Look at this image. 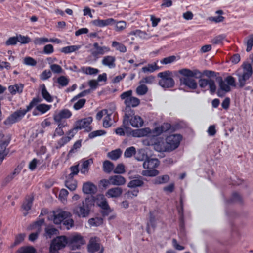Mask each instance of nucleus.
<instances>
[{
  "mask_svg": "<svg viewBox=\"0 0 253 253\" xmlns=\"http://www.w3.org/2000/svg\"><path fill=\"white\" fill-rule=\"evenodd\" d=\"M42 101V99L38 96L33 98L29 104L27 106L26 109H20L14 112L6 118L4 121V124L5 125H10L19 121L25 116L27 112L31 110L34 107H36L38 105V104Z\"/></svg>",
  "mask_w": 253,
  "mask_h": 253,
  "instance_id": "f257e3e1",
  "label": "nucleus"
},
{
  "mask_svg": "<svg viewBox=\"0 0 253 253\" xmlns=\"http://www.w3.org/2000/svg\"><path fill=\"white\" fill-rule=\"evenodd\" d=\"M253 74L252 66L249 63H244L241 66V69L238 70L235 75L238 77L239 86L243 88L250 82V80Z\"/></svg>",
  "mask_w": 253,
  "mask_h": 253,
  "instance_id": "f03ea898",
  "label": "nucleus"
},
{
  "mask_svg": "<svg viewBox=\"0 0 253 253\" xmlns=\"http://www.w3.org/2000/svg\"><path fill=\"white\" fill-rule=\"evenodd\" d=\"M94 197H87L82 203L79 204L73 210L74 213L80 217H87L90 213L91 207L94 205Z\"/></svg>",
  "mask_w": 253,
  "mask_h": 253,
  "instance_id": "7ed1b4c3",
  "label": "nucleus"
},
{
  "mask_svg": "<svg viewBox=\"0 0 253 253\" xmlns=\"http://www.w3.org/2000/svg\"><path fill=\"white\" fill-rule=\"evenodd\" d=\"M157 76L161 78L159 81V84L163 88L168 89L174 86L175 82L172 78V73L170 71L160 72Z\"/></svg>",
  "mask_w": 253,
  "mask_h": 253,
  "instance_id": "20e7f679",
  "label": "nucleus"
},
{
  "mask_svg": "<svg viewBox=\"0 0 253 253\" xmlns=\"http://www.w3.org/2000/svg\"><path fill=\"white\" fill-rule=\"evenodd\" d=\"M67 238L68 246L72 250L80 249L81 246L86 243L84 237L78 233L67 237Z\"/></svg>",
  "mask_w": 253,
  "mask_h": 253,
  "instance_id": "39448f33",
  "label": "nucleus"
},
{
  "mask_svg": "<svg viewBox=\"0 0 253 253\" xmlns=\"http://www.w3.org/2000/svg\"><path fill=\"white\" fill-rule=\"evenodd\" d=\"M182 139L180 134H172L168 136L166 138L167 150L172 151L177 148Z\"/></svg>",
  "mask_w": 253,
  "mask_h": 253,
  "instance_id": "423d86ee",
  "label": "nucleus"
},
{
  "mask_svg": "<svg viewBox=\"0 0 253 253\" xmlns=\"http://www.w3.org/2000/svg\"><path fill=\"white\" fill-rule=\"evenodd\" d=\"M68 246V238L66 236H59L53 239L50 243V247L55 250H59Z\"/></svg>",
  "mask_w": 253,
  "mask_h": 253,
  "instance_id": "0eeeda50",
  "label": "nucleus"
},
{
  "mask_svg": "<svg viewBox=\"0 0 253 253\" xmlns=\"http://www.w3.org/2000/svg\"><path fill=\"white\" fill-rule=\"evenodd\" d=\"M199 87L201 88H205L207 86H209V90L211 94H214L216 90V86L215 82L211 79L201 78L198 81Z\"/></svg>",
  "mask_w": 253,
  "mask_h": 253,
  "instance_id": "6e6552de",
  "label": "nucleus"
},
{
  "mask_svg": "<svg viewBox=\"0 0 253 253\" xmlns=\"http://www.w3.org/2000/svg\"><path fill=\"white\" fill-rule=\"evenodd\" d=\"M53 221L55 224H60L62 222L69 217L72 216L70 212L64 211L62 210H59L53 211Z\"/></svg>",
  "mask_w": 253,
  "mask_h": 253,
  "instance_id": "1a4fd4ad",
  "label": "nucleus"
},
{
  "mask_svg": "<svg viewBox=\"0 0 253 253\" xmlns=\"http://www.w3.org/2000/svg\"><path fill=\"white\" fill-rule=\"evenodd\" d=\"M92 120V118L89 117L77 121L75 124L79 130L84 128L86 132H89L92 129L91 126H90Z\"/></svg>",
  "mask_w": 253,
  "mask_h": 253,
  "instance_id": "9d476101",
  "label": "nucleus"
},
{
  "mask_svg": "<svg viewBox=\"0 0 253 253\" xmlns=\"http://www.w3.org/2000/svg\"><path fill=\"white\" fill-rule=\"evenodd\" d=\"M180 85L186 86L191 89H195L197 87V83L194 79L190 77H183L179 79Z\"/></svg>",
  "mask_w": 253,
  "mask_h": 253,
  "instance_id": "9b49d317",
  "label": "nucleus"
},
{
  "mask_svg": "<svg viewBox=\"0 0 253 253\" xmlns=\"http://www.w3.org/2000/svg\"><path fill=\"white\" fill-rule=\"evenodd\" d=\"M10 140V137H9L7 139L0 142V165L9 152V149H6V147L9 145Z\"/></svg>",
  "mask_w": 253,
  "mask_h": 253,
  "instance_id": "f8f14e48",
  "label": "nucleus"
},
{
  "mask_svg": "<svg viewBox=\"0 0 253 253\" xmlns=\"http://www.w3.org/2000/svg\"><path fill=\"white\" fill-rule=\"evenodd\" d=\"M100 239L97 237L90 238L87 245V250L89 253H95L101 249L99 243Z\"/></svg>",
  "mask_w": 253,
  "mask_h": 253,
  "instance_id": "ddd939ff",
  "label": "nucleus"
},
{
  "mask_svg": "<svg viewBox=\"0 0 253 253\" xmlns=\"http://www.w3.org/2000/svg\"><path fill=\"white\" fill-rule=\"evenodd\" d=\"M179 73L185 77H194L199 79L202 78V72L198 69L191 70L189 69L184 68L179 70Z\"/></svg>",
  "mask_w": 253,
  "mask_h": 253,
  "instance_id": "4468645a",
  "label": "nucleus"
},
{
  "mask_svg": "<svg viewBox=\"0 0 253 253\" xmlns=\"http://www.w3.org/2000/svg\"><path fill=\"white\" fill-rule=\"evenodd\" d=\"M94 49L91 50L92 55L98 58L99 55H103L110 51V48L107 46H100L98 43L95 42L93 44Z\"/></svg>",
  "mask_w": 253,
  "mask_h": 253,
  "instance_id": "2eb2a0df",
  "label": "nucleus"
},
{
  "mask_svg": "<svg viewBox=\"0 0 253 253\" xmlns=\"http://www.w3.org/2000/svg\"><path fill=\"white\" fill-rule=\"evenodd\" d=\"M133 116H134V110L130 107L126 106L123 121V126L126 129L128 127L129 120Z\"/></svg>",
  "mask_w": 253,
  "mask_h": 253,
  "instance_id": "dca6fc26",
  "label": "nucleus"
},
{
  "mask_svg": "<svg viewBox=\"0 0 253 253\" xmlns=\"http://www.w3.org/2000/svg\"><path fill=\"white\" fill-rule=\"evenodd\" d=\"M116 23V20L112 18H110L104 20L98 19L94 20L92 21V23L94 26L99 27H103L109 25H112L115 24Z\"/></svg>",
  "mask_w": 253,
  "mask_h": 253,
  "instance_id": "f3484780",
  "label": "nucleus"
},
{
  "mask_svg": "<svg viewBox=\"0 0 253 253\" xmlns=\"http://www.w3.org/2000/svg\"><path fill=\"white\" fill-rule=\"evenodd\" d=\"M72 112L67 109H64L53 116L55 122H59L62 119H68L72 116Z\"/></svg>",
  "mask_w": 253,
  "mask_h": 253,
  "instance_id": "a211bd4d",
  "label": "nucleus"
},
{
  "mask_svg": "<svg viewBox=\"0 0 253 253\" xmlns=\"http://www.w3.org/2000/svg\"><path fill=\"white\" fill-rule=\"evenodd\" d=\"M159 165V161L157 158H148L143 163V166L145 169H154Z\"/></svg>",
  "mask_w": 253,
  "mask_h": 253,
  "instance_id": "6ab92c4d",
  "label": "nucleus"
},
{
  "mask_svg": "<svg viewBox=\"0 0 253 253\" xmlns=\"http://www.w3.org/2000/svg\"><path fill=\"white\" fill-rule=\"evenodd\" d=\"M183 206V197L181 195L180 198V206L177 207L178 212L179 215V226L181 230L184 229V226Z\"/></svg>",
  "mask_w": 253,
  "mask_h": 253,
  "instance_id": "aec40b11",
  "label": "nucleus"
},
{
  "mask_svg": "<svg viewBox=\"0 0 253 253\" xmlns=\"http://www.w3.org/2000/svg\"><path fill=\"white\" fill-rule=\"evenodd\" d=\"M83 192L86 194H94L97 191V187L90 182H87L83 184Z\"/></svg>",
  "mask_w": 253,
  "mask_h": 253,
  "instance_id": "412c9836",
  "label": "nucleus"
},
{
  "mask_svg": "<svg viewBox=\"0 0 253 253\" xmlns=\"http://www.w3.org/2000/svg\"><path fill=\"white\" fill-rule=\"evenodd\" d=\"M123 193V189L119 187L112 188L108 190L106 195L110 198H118Z\"/></svg>",
  "mask_w": 253,
  "mask_h": 253,
  "instance_id": "4be33fe9",
  "label": "nucleus"
},
{
  "mask_svg": "<svg viewBox=\"0 0 253 253\" xmlns=\"http://www.w3.org/2000/svg\"><path fill=\"white\" fill-rule=\"evenodd\" d=\"M110 180L111 181V185L121 186L123 185L126 183L125 178L120 175H115L110 177Z\"/></svg>",
  "mask_w": 253,
  "mask_h": 253,
  "instance_id": "5701e85b",
  "label": "nucleus"
},
{
  "mask_svg": "<svg viewBox=\"0 0 253 253\" xmlns=\"http://www.w3.org/2000/svg\"><path fill=\"white\" fill-rule=\"evenodd\" d=\"M116 58L112 56H106L103 57L102 60V64L109 68H114L116 67L115 64Z\"/></svg>",
  "mask_w": 253,
  "mask_h": 253,
  "instance_id": "b1692460",
  "label": "nucleus"
},
{
  "mask_svg": "<svg viewBox=\"0 0 253 253\" xmlns=\"http://www.w3.org/2000/svg\"><path fill=\"white\" fill-rule=\"evenodd\" d=\"M22 167L18 165L15 168L13 171L8 175L4 179V182L5 184H7L11 182L16 176H17L21 172Z\"/></svg>",
  "mask_w": 253,
  "mask_h": 253,
  "instance_id": "393cba45",
  "label": "nucleus"
},
{
  "mask_svg": "<svg viewBox=\"0 0 253 253\" xmlns=\"http://www.w3.org/2000/svg\"><path fill=\"white\" fill-rule=\"evenodd\" d=\"M129 124L134 127H140L143 126L144 122L141 117L134 115L129 120Z\"/></svg>",
  "mask_w": 253,
  "mask_h": 253,
  "instance_id": "a878e982",
  "label": "nucleus"
},
{
  "mask_svg": "<svg viewBox=\"0 0 253 253\" xmlns=\"http://www.w3.org/2000/svg\"><path fill=\"white\" fill-rule=\"evenodd\" d=\"M143 179V177L139 176L137 178L130 180L127 184V187L131 188L142 187L144 184Z\"/></svg>",
  "mask_w": 253,
  "mask_h": 253,
  "instance_id": "bb28decb",
  "label": "nucleus"
},
{
  "mask_svg": "<svg viewBox=\"0 0 253 253\" xmlns=\"http://www.w3.org/2000/svg\"><path fill=\"white\" fill-rule=\"evenodd\" d=\"M34 197L32 196H28L25 198L22 206V208L27 211V212L24 213L25 216L27 215V211L31 209Z\"/></svg>",
  "mask_w": 253,
  "mask_h": 253,
  "instance_id": "cd10ccee",
  "label": "nucleus"
},
{
  "mask_svg": "<svg viewBox=\"0 0 253 253\" xmlns=\"http://www.w3.org/2000/svg\"><path fill=\"white\" fill-rule=\"evenodd\" d=\"M93 161L92 158L84 161L80 170L81 172L84 175L87 174L89 169V166L93 164Z\"/></svg>",
  "mask_w": 253,
  "mask_h": 253,
  "instance_id": "c85d7f7f",
  "label": "nucleus"
},
{
  "mask_svg": "<svg viewBox=\"0 0 253 253\" xmlns=\"http://www.w3.org/2000/svg\"><path fill=\"white\" fill-rule=\"evenodd\" d=\"M97 204L102 210L109 209V205L107 202L106 199L104 197L103 195H100L97 196Z\"/></svg>",
  "mask_w": 253,
  "mask_h": 253,
  "instance_id": "c756f323",
  "label": "nucleus"
},
{
  "mask_svg": "<svg viewBox=\"0 0 253 253\" xmlns=\"http://www.w3.org/2000/svg\"><path fill=\"white\" fill-rule=\"evenodd\" d=\"M41 87V94L43 98L48 102H52L53 101V97L47 90L44 84H42Z\"/></svg>",
  "mask_w": 253,
  "mask_h": 253,
  "instance_id": "7c9ffc66",
  "label": "nucleus"
},
{
  "mask_svg": "<svg viewBox=\"0 0 253 253\" xmlns=\"http://www.w3.org/2000/svg\"><path fill=\"white\" fill-rule=\"evenodd\" d=\"M169 180V176L168 175L159 176L152 180V183L156 185L163 184L167 183Z\"/></svg>",
  "mask_w": 253,
  "mask_h": 253,
  "instance_id": "2f4dec72",
  "label": "nucleus"
},
{
  "mask_svg": "<svg viewBox=\"0 0 253 253\" xmlns=\"http://www.w3.org/2000/svg\"><path fill=\"white\" fill-rule=\"evenodd\" d=\"M150 133L151 130L149 128L139 129L133 131V136L137 137H141L147 136Z\"/></svg>",
  "mask_w": 253,
  "mask_h": 253,
  "instance_id": "473e14b6",
  "label": "nucleus"
},
{
  "mask_svg": "<svg viewBox=\"0 0 253 253\" xmlns=\"http://www.w3.org/2000/svg\"><path fill=\"white\" fill-rule=\"evenodd\" d=\"M124 103L126 107H135L139 105L140 104V100L135 97L132 96L129 99H127Z\"/></svg>",
  "mask_w": 253,
  "mask_h": 253,
  "instance_id": "72a5a7b5",
  "label": "nucleus"
},
{
  "mask_svg": "<svg viewBox=\"0 0 253 253\" xmlns=\"http://www.w3.org/2000/svg\"><path fill=\"white\" fill-rule=\"evenodd\" d=\"M217 81L219 84V88L223 90L225 92H229L231 91V87L221 77L217 78Z\"/></svg>",
  "mask_w": 253,
  "mask_h": 253,
  "instance_id": "f704fd0d",
  "label": "nucleus"
},
{
  "mask_svg": "<svg viewBox=\"0 0 253 253\" xmlns=\"http://www.w3.org/2000/svg\"><path fill=\"white\" fill-rule=\"evenodd\" d=\"M122 151L120 149L112 150L107 153V157L112 160H117L121 156Z\"/></svg>",
  "mask_w": 253,
  "mask_h": 253,
  "instance_id": "c9c22d12",
  "label": "nucleus"
},
{
  "mask_svg": "<svg viewBox=\"0 0 253 253\" xmlns=\"http://www.w3.org/2000/svg\"><path fill=\"white\" fill-rule=\"evenodd\" d=\"M114 169V165L113 163L105 160L103 163V170L106 173H110Z\"/></svg>",
  "mask_w": 253,
  "mask_h": 253,
  "instance_id": "e433bc0d",
  "label": "nucleus"
},
{
  "mask_svg": "<svg viewBox=\"0 0 253 253\" xmlns=\"http://www.w3.org/2000/svg\"><path fill=\"white\" fill-rule=\"evenodd\" d=\"M228 203H242L243 200L241 195L237 192H233L231 198L227 201Z\"/></svg>",
  "mask_w": 253,
  "mask_h": 253,
  "instance_id": "4c0bfd02",
  "label": "nucleus"
},
{
  "mask_svg": "<svg viewBox=\"0 0 253 253\" xmlns=\"http://www.w3.org/2000/svg\"><path fill=\"white\" fill-rule=\"evenodd\" d=\"M81 71L87 75H96L99 72V70L91 67H83Z\"/></svg>",
  "mask_w": 253,
  "mask_h": 253,
  "instance_id": "58836bf2",
  "label": "nucleus"
},
{
  "mask_svg": "<svg viewBox=\"0 0 253 253\" xmlns=\"http://www.w3.org/2000/svg\"><path fill=\"white\" fill-rule=\"evenodd\" d=\"M51 108V105L44 103L40 104L37 105V110H38L40 114H43L49 111Z\"/></svg>",
  "mask_w": 253,
  "mask_h": 253,
  "instance_id": "ea45409f",
  "label": "nucleus"
},
{
  "mask_svg": "<svg viewBox=\"0 0 253 253\" xmlns=\"http://www.w3.org/2000/svg\"><path fill=\"white\" fill-rule=\"evenodd\" d=\"M80 47V46L79 45L68 46L61 48L60 51L65 54H68L78 50Z\"/></svg>",
  "mask_w": 253,
  "mask_h": 253,
  "instance_id": "a19ab883",
  "label": "nucleus"
},
{
  "mask_svg": "<svg viewBox=\"0 0 253 253\" xmlns=\"http://www.w3.org/2000/svg\"><path fill=\"white\" fill-rule=\"evenodd\" d=\"M159 67L156 63L148 64L147 66L143 67L142 70L144 73L153 72L156 70H159Z\"/></svg>",
  "mask_w": 253,
  "mask_h": 253,
  "instance_id": "79ce46f5",
  "label": "nucleus"
},
{
  "mask_svg": "<svg viewBox=\"0 0 253 253\" xmlns=\"http://www.w3.org/2000/svg\"><path fill=\"white\" fill-rule=\"evenodd\" d=\"M17 253H36V250L32 246H25L20 248Z\"/></svg>",
  "mask_w": 253,
  "mask_h": 253,
  "instance_id": "37998d69",
  "label": "nucleus"
},
{
  "mask_svg": "<svg viewBox=\"0 0 253 253\" xmlns=\"http://www.w3.org/2000/svg\"><path fill=\"white\" fill-rule=\"evenodd\" d=\"M159 171L155 169H148V170H143L141 174L144 176L153 177L158 175Z\"/></svg>",
  "mask_w": 253,
  "mask_h": 253,
  "instance_id": "c03bdc74",
  "label": "nucleus"
},
{
  "mask_svg": "<svg viewBox=\"0 0 253 253\" xmlns=\"http://www.w3.org/2000/svg\"><path fill=\"white\" fill-rule=\"evenodd\" d=\"M71 179L65 181V186L70 190L74 191L77 188V182L76 180L73 179V178Z\"/></svg>",
  "mask_w": 253,
  "mask_h": 253,
  "instance_id": "a18cd8bd",
  "label": "nucleus"
},
{
  "mask_svg": "<svg viewBox=\"0 0 253 253\" xmlns=\"http://www.w3.org/2000/svg\"><path fill=\"white\" fill-rule=\"evenodd\" d=\"M112 46L121 52L125 53L126 51V47L123 44L116 41L112 42Z\"/></svg>",
  "mask_w": 253,
  "mask_h": 253,
  "instance_id": "49530a36",
  "label": "nucleus"
},
{
  "mask_svg": "<svg viewBox=\"0 0 253 253\" xmlns=\"http://www.w3.org/2000/svg\"><path fill=\"white\" fill-rule=\"evenodd\" d=\"M112 112L109 113L108 111V113L106 114V116L104 119L103 126L105 128L109 127L112 125V122L111 119V116L112 115Z\"/></svg>",
  "mask_w": 253,
  "mask_h": 253,
  "instance_id": "de8ad7c7",
  "label": "nucleus"
},
{
  "mask_svg": "<svg viewBox=\"0 0 253 253\" xmlns=\"http://www.w3.org/2000/svg\"><path fill=\"white\" fill-rule=\"evenodd\" d=\"M226 36L224 34H221L216 36L211 40V43L214 44H221L223 41L225 39Z\"/></svg>",
  "mask_w": 253,
  "mask_h": 253,
  "instance_id": "09e8293b",
  "label": "nucleus"
},
{
  "mask_svg": "<svg viewBox=\"0 0 253 253\" xmlns=\"http://www.w3.org/2000/svg\"><path fill=\"white\" fill-rule=\"evenodd\" d=\"M156 226V220L155 217L151 212H150L149 220L147 223V232H149L150 227H151L154 228Z\"/></svg>",
  "mask_w": 253,
  "mask_h": 253,
  "instance_id": "8fccbe9b",
  "label": "nucleus"
},
{
  "mask_svg": "<svg viewBox=\"0 0 253 253\" xmlns=\"http://www.w3.org/2000/svg\"><path fill=\"white\" fill-rule=\"evenodd\" d=\"M103 218L101 217H96L90 219L88 223L92 226H98L103 223Z\"/></svg>",
  "mask_w": 253,
  "mask_h": 253,
  "instance_id": "3c124183",
  "label": "nucleus"
},
{
  "mask_svg": "<svg viewBox=\"0 0 253 253\" xmlns=\"http://www.w3.org/2000/svg\"><path fill=\"white\" fill-rule=\"evenodd\" d=\"M45 235L47 238H51L58 232V230L54 227H47L45 229Z\"/></svg>",
  "mask_w": 253,
  "mask_h": 253,
  "instance_id": "603ef678",
  "label": "nucleus"
},
{
  "mask_svg": "<svg viewBox=\"0 0 253 253\" xmlns=\"http://www.w3.org/2000/svg\"><path fill=\"white\" fill-rule=\"evenodd\" d=\"M135 153V148L133 146H131L126 149L124 152V157L126 158H130Z\"/></svg>",
  "mask_w": 253,
  "mask_h": 253,
  "instance_id": "864d4df0",
  "label": "nucleus"
},
{
  "mask_svg": "<svg viewBox=\"0 0 253 253\" xmlns=\"http://www.w3.org/2000/svg\"><path fill=\"white\" fill-rule=\"evenodd\" d=\"M18 42L21 44H27L31 42V39L27 36H23L22 35H17Z\"/></svg>",
  "mask_w": 253,
  "mask_h": 253,
  "instance_id": "5fc2aeb1",
  "label": "nucleus"
},
{
  "mask_svg": "<svg viewBox=\"0 0 253 253\" xmlns=\"http://www.w3.org/2000/svg\"><path fill=\"white\" fill-rule=\"evenodd\" d=\"M57 82L62 86H66L68 85L69 80L64 76H61L57 78Z\"/></svg>",
  "mask_w": 253,
  "mask_h": 253,
  "instance_id": "6e6d98bb",
  "label": "nucleus"
},
{
  "mask_svg": "<svg viewBox=\"0 0 253 253\" xmlns=\"http://www.w3.org/2000/svg\"><path fill=\"white\" fill-rule=\"evenodd\" d=\"M148 91V87L145 84L139 85L136 88V93L139 95H143Z\"/></svg>",
  "mask_w": 253,
  "mask_h": 253,
  "instance_id": "4d7b16f0",
  "label": "nucleus"
},
{
  "mask_svg": "<svg viewBox=\"0 0 253 253\" xmlns=\"http://www.w3.org/2000/svg\"><path fill=\"white\" fill-rule=\"evenodd\" d=\"M139 193L138 189H134L133 190H128L125 194V196L127 199H133L136 197Z\"/></svg>",
  "mask_w": 253,
  "mask_h": 253,
  "instance_id": "13d9d810",
  "label": "nucleus"
},
{
  "mask_svg": "<svg viewBox=\"0 0 253 253\" xmlns=\"http://www.w3.org/2000/svg\"><path fill=\"white\" fill-rule=\"evenodd\" d=\"M25 237V235L24 234H19L15 237V241L12 245H11V247L12 248L14 247L15 246L18 245L20 243H21L24 239Z\"/></svg>",
  "mask_w": 253,
  "mask_h": 253,
  "instance_id": "bf43d9fd",
  "label": "nucleus"
},
{
  "mask_svg": "<svg viewBox=\"0 0 253 253\" xmlns=\"http://www.w3.org/2000/svg\"><path fill=\"white\" fill-rule=\"evenodd\" d=\"M23 63L26 65L34 66L37 64V61L31 57H26L24 59Z\"/></svg>",
  "mask_w": 253,
  "mask_h": 253,
  "instance_id": "052dcab7",
  "label": "nucleus"
},
{
  "mask_svg": "<svg viewBox=\"0 0 253 253\" xmlns=\"http://www.w3.org/2000/svg\"><path fill=\"white\" fill-rule=\"evenodd\" d=\"M224 80L230 87L232 86L235 87L236 86V80L235 78L232 76H228L225 78Z\"/></svg>",
  "mask_w": 253,
  "mask_h": 253,
  "instance_id": "680f3d73",
  "label": "nucleus"
},
{
  "mask_svg": "<svg viewBox=\"0 0 253 253\" xmlns=\"http://www.w3.org/2000/svg\"><path fill=\"white\" fill-rule=\"evenodd\" d=\"M106 133L104 130H98L92 131L89 134L88 137L90 139L94 138L95 137L103 135Z\"/></svg>",
  "mask_w": 253,
  "mask_h": 253,
  "instance_id": "e2e57ef3",
  "label": "nucleus"
},
{
  "mask_svg": "<svg viewBox=\"0 0 253 253\" xmlns=\"http://www.w3.org/2000/svg\"><path fill=\"white\" fill-rule=\"evenodd\" d=\"M86 100L85 99H81L75 103L73 106V108L76 110L81 109L85 104Z\"/></svg>",
  "mask_w": 253,
  "mask_h": 253,
  "instance_id": "0e129e2a",
  "label": "nucleus"
},
{
  "mask_svg": "<svg viewBox=\"0 0 253 253\" xmlns=\"http://www.w3.org/2000/svg\"><path fill=\"white\" fill-rule=\"evenodd\" d=\"M71 173L69 174V178H73L74 175L78 174L79 173L78 165L71 166L70 168Z\"/></svg>",
  "mask_w": 253,
  "mask_h": 253,
  "instance_id": "69168bd1",
  "label": "nucleus"
},
{
  "mask_svg": "<svg viewBox=\"0 0 253 253\" xmlns=\"http://www.w3.org/2000/svg\"><path fill=\"white\" fill-rule=\"evenodd\" d=\"M246 44V51L250 52L252 50V47L253 46V34H251L249 36V39L247 41Z\"/></svg>",
  "mask_w": 253,
  "mask_h": 253,
  "instance_id": "338daca9",
  "label": "nucleus"
},
{
  "mask_svg": "<svg viewBox=\"0 0 253 253\" xmlns=\"http://www.w3.org/2000/svg\"><path fill=\"white\" fill-rule=\"evenodd\" d=\"M113 172L117 174L124 173L125 172L124 165L123 164H119L114 169Z\"/></svg>",
  "mask_w": 253,
  "mask_h": 253,
  "instance_id": "774afa93",
  "label": "nucleus"
}]
</instances>
